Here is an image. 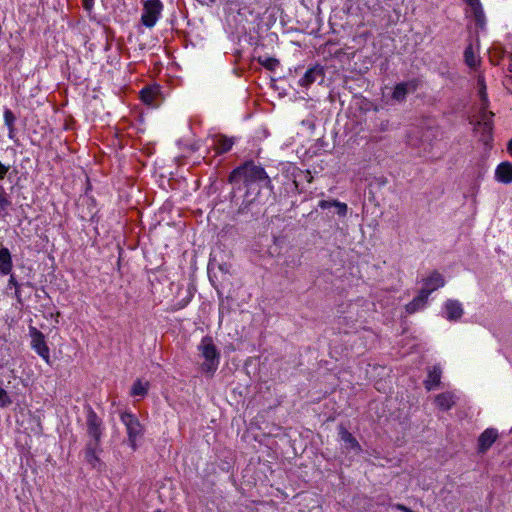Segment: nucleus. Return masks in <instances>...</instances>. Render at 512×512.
I'll use <instances>...</instances> for the list:
<instances>
[{
  "instance_id": "f257e3e1",
  "label": "nucleus",
  "mask_w": 512,
  "mask_h": 512,
  "mask_svg": "<svg viewBox=\"0 0 512 512\" xmlns=\"http://www.w3.org/2000/svg\"><path fill=\"white\" fill-rule=\"evenodd\" d=\"M241 179H243L246 186L263 180H267L268 183L271 182L264 168L256 165L253 161H246L243 165L235 168L228 177L231 184H235Z\"/></svg>"
},
{
  "instance_id": "f03ea898",
  "label": "nucleus",
  "mask_w": 512,
  "mask_h": 512,
  "mask_svg": "<svg viewBox=\"0 0 512 512\" xmlns=\"http://www.w3.org/2000/svg\"><path fill=\"white\" fill-rule=\"evenodd\" d=\"M493 117V112L488 111L486 107H481L478 114L470 120V124L474 126V132L479 135V140L485 145L493 140Z\"/></svg>"
},
{
  "instance_id": "7ed1b4c3",
  "label": "nucleus",
  "mask_w": 512,
  "mask_h": 512,
  "mask_svg": "<svg viewBox=\"0 0 512 512\" xmlns=\"http://www.w3.org/2000/svg\"><path fill=\"white\" fill-rule=\"evenodd\" d=\"M120 420L126 427L129 445L135 451L138 448L137 440L144 434V427L136 415L131 412L121 413Z\"/></svg>"
},
{
  "instance_id": "20e7f679",
  "label": "nucleus",
  "mask_w": 512,
  "mask_h": 512,
  "mask_svg": "<svg viewBox=\"0 0 512 512\" xmlns=\"http://www.w3.org/2000/svg\"><path fill=\"white\" fill-rule=\"evenodd\" d=\"M201 355L205 358L202 369L205 372H214L219 364V352L211 337H204L198 347Z\"/></svg>"
},
{
  "instance_id": "39448f33",
  "label": "nucleus",
  "mask_w": 512,
  "mask_h": 512,
  "mask_svg": "<svg viewBox=\"0 0 512 512\" xmlns=\"http://www.w3.org/2000/svg\"><path fill=\"white\" fill-rule=\"evenodd\" d=\"M163 11V4L160 0H146L143 3V13L141 23L152 28L157 23Z\"/></svg>"
},
{
  "instance_id": "423d86ee",
  "label": "nucleus",
  "mask_w": 512,
  "mask_h": 512,
  "mask_svg": "<svg viewBox=\"0 0 512 512\" xmlns=\"http://www.w3.org/2000/svg\"><path fill=\"white\" fill-rule=\"evenodd\" d=\"M102 453L101 442L88 441L85 447V460L94 470L101 472L105 469L104 462L100 459Z\"/></svg>"
},
{
  "instance_id": "0eeeda50",
  "label": "nucleus",
  "mask_w": 512,
  "mask_h": 512,
  "mask_svg": "<svg viewBox=\"0 0 512 512\" xmlns=\"http://www.w3.org/2000/svg\"><path fill=\"white\" fill-rule=\"evenodd\" d=\"M87 433L91 437L90 441L101 442L103 423L101 418L89 406L86 415Z\"/></svg>"
},
{
  "instance_id": "6e6552de",
  "label": "nucleus",
  "mask_w": 512,
  "mask_h": 512,
  "mask_svg": "<svg viewBox=\"0 0 512 512\" xmlns=\"http://www.w3.org/2000/svg\"><path fill=\"white\" fill-rule=\"evenodd\" d=\"M140 99L148 107L157 108L162 104L164 97L160 86L150 85L140 91Z\"/></svg>"
},
{
  "instance_id": "1a4fd4ad",
  "label": "nucleus",
  "mask_w": 512,
  "mask_h": 512,
  "mask_svg": "<svg viewBox=\"0 0 512 512\" xmlns=\"http://www.w3.org/2000/svg\"><path fill=\"white\" fill-rule=\"evenodd\" d=\"M421 81L417 78L396 84L392 93V99L397 102H404L408 93L415 92Z\"/></svg>"
},
{
  "instance_id": "9d476101",
  "label": "nucleus",
  "mask_w": 512,
  "mask_h": 512,
  "mask_svg": "<svg viewBox=\"0 0 512 512\" xmlns=\"http://www.w3.org/2000/svg\"><path fill=\"white\" fill-rule=\"evenodd\" d=\"M32 348L49 363V349L44 341V335L35 327L29 329Z\"/></svg>"
},
{
  "instance_id": "9b49d317",
  "label": "nucleus",
  "mask_w": 512,
  "mask_h": 512,
  "mask_svg": "<svg viewBox=\"0 0 512 512\" xmlns=\"http://www.w3.org/2000/svg\"><path fill=\"white\" fill-rule=\"evenodd\" d=\"M498 438V432L494 428H487L484 430L478 438V452L486 453L491 446L496 442Z\"/></svg>"
},
{
  "instance_id": "f8f14e48",
  "label": "nucleus",
  "mask_w": 512,
  "mask_h": 512,
  "mask_svg": "<svg viewBox=\"0 0 512 512\" xmlns=\"http://www.w3.org/2000/svg\"><path fill=\"white\" fill-rule=\"evenodd\" d=\"M444 284L445 280L443 276L439 272L434 271L430 276L424 279L421 291H423L427 295H430L433 291L437 290L440 287H443Z\"/></svg>"
},
{
  "instance_id": "ddd939ff",
  "label": "nucleus",
  "mask_w": 512,
  "mask_h": 512,
  "mask_svg": "<svg viewBox=\"0 0 512 512\" xmlns=\"http://www.w3.org/2000/svg\"><path fill=\"white\" fill-rule=\"evenodd\" d=\"M445 315L449 321H457L463 315L462 304L458 300H447L444 305Z\"/></svg>"
},
{
  "instance_id": "4468645a",
  "label": "nucleus",
  "mask_w": 512,
  "mask_h": 512,
  "mask_svg": "<svg viewBox=\"0 0 512 512\" xmlns=\"http://www.w3.org/2000/svg\"><path fill=\"white\" fill-rule=\"evenodd\" d=\"M339 436L341 441L344 442L346 449L353 450L356 452H359L361 450V446L357 439L345 427L340 426Z\"/></svg>"
},
{
  "instance_id": "2eb2a0df",
  "label": "nucleus",
  "mask_w": 512,
  "mask_h": 512,
  "mask_svg": "<svg viewBox=\"0 0 512 512\" xmlns=\"http://www.w3.org/2000/svg\"><path fill=\"white\" fill-rule=\"evenodd\" d=\"M233 144L232 138L220 135L214 138L212 147L217 155H221L230 151Z\"/></svg>"
},
{
  "instance_id": "dca6fc26",
  "label": "nucleus",
  "mask_w": 512,
  "mask_h": 512,
  "mask_svg": "<svg viewBox=\"0 0 512 512\" xmlns=\"http://www.w3.org/2000/svg\"><path fill=\"white\" fill-rule=\"evenodd\" d=\"M496 179L502 183L512 182V164L510 162H502L495 171Z\"/></svg>"
},
{
  "instance_id": "f3484780",
  "label": "nucleus",
  "mask_w": 512,
  "mask_h": 512,
  "mask_svg": "<svg viewBox=\"0 0 512 512\" xmlns=\"http://www.w3.org/2000/svg\"><path fill=\"white\" fill-rule=\"evenodd\" d=\"M428 297L429 295L420 290L419 295L416 296L410 303H408L405 306L406 312L408 314H413L419 311L420 309L424 308L427 303Z\"/></svg>"
},
{
  "instance_id": "a211bd4d",
  "label": "nucleus",
  "mask_w": 512,
  "mask_h": 512,
  "mask_svg": "<svg viewBox=\"0 0 512 512\" xmlns=\"http://www.w3.org/2000/svg\"><path fill=\"white\" fill-rule=\"evenodd\" d=\"M435 404L441 410H449L455 404V396L451 392L440 393L435 397Z\"/></svg>"
},
{
  "instance_id": "6ab92c4d",
  "label": "nucleus",
  "mask_w": 512,
  "mask_h": 512,
  "mask_svg": "<svg viewBox=\"0 0 512 512\" xmlns=\"http://www.w3.org/2000/svg\"><path fill=\"white\" fill-rule=\"evenodd\" d=\"M506 55L505 48L500 43H494L489 49V61L491 64L497 66L501 63Z\"/></svg>"
},
{
  "instance_id": "aec40b11",
  "label": "nucleus",
  "mask_w": 512,
  "mask_h": 512,
  "mask_svg": "<svg viewBox=\"0 0 512 512\" xmlns=\"http://www.w3.org/2000/svg\"><path fill=\"white\" fill-rule=\"evenodd\" d=\"M319 77H323L322 70L314 67L308 69L303 77L299 80V85L302 87H308L313 84Z\"/></svg>"
},
{
  "instance_id": "412c9836",
  "label": "nucleus",
  "mask_w": 512,
  "mask_h": 512,
  "mask_svg": "<svg viewBox=\"0 0 512 512\" xmlns=\"http://www.w3.org/2000/svg\"><path fill=\"white\" fill-rule=\"evenodd\" d=\"M441 374L442 371L437 366H434L431 370H429L427 379L424 382L427 390H432L439 386Z\"/></svg>"
},
{
  "instance_id": "4be33fe9",
  "label": "nucleus",
  "mask_w": 512,
  "mask_h": 512,
  "mask_svg": "<svg viewBox=\"0 0 512 512\" xmlns=\"http://www.w3.org/2000/svg\"><path fill=\"white\" fill-rule=\"evenodd\" d=\"M12 259L8 248L0 249V273L7 275L12 270Z\"/></svg>"
},
{
  "instance_id": "5701e85b",
  "label": "nucleus",
  "mask_w": 512,
  "mask_h": 512,
  "mask_svg": "<svg viewBox=\"0 0 512 512\" xmlns=\"http://www.w3.org/2000/svg\"><path fill=\"white\" fill-rule=\"evenodd\" d=\"M464 58H465V63L470 68H476L480 63V60H479L477 53L472 44H469L466 47V49L464 51Z\"/></svg>"
},
{
  "instance_id": "b1692460",
  "label": "nucleus",
  "mask_w": 512,
  "mask_h": 512,
  "mask_svg": "<svg viewBox=\"0 0 512 512\" xmlns=\"http://www.w3.org/2000/svg\"><path fill=\"white\" fill-rule=\"evenodd\" d=\"M148 388H149L148 382L136 380L132 385L130 395L133 397H137V396L144 397L148 392Z\"/></svg>"
},
{
  "instance_id": "393cba45",
  "label": "nucleus",
  "mask_w": 512,
  "mask_h": 512,
  "mask_svg": "<svg viewBox=\"0 0 512 512\" xmlns=\"http://www.w3.org/2000/svg\"><path fill=\"white\" fill-rule=\"evenodd\" d=\"M257 62L269 71H275L280 65L277 58L268 56L257 57Z\"/></svg>"
},
{
  "instance_id": "a878e982",
  "label": "nucleus",
  "mask_w": 512,
  "mask_h": 512,
  "mask_svg": "<svg viewBox=\"0 0 512 512\" xmlns=\"http://www.w3.org/2000/svg\"><path fill=\"white\" fill-rule=\"evenodd\" d=\"M4 121H5V124L7 125L8 129H9V137L12 138L13 137V132H14V123L16 121V117L14 115V113L10 110V109H5L4 110Z\"/></svg>"
},
{
  "instance_id": "bb28decb",
  "label": "nucleus",
  "mask_w": 512,
  "mask_h": 512,
  "mask_svg": "<svg viewBox=\"0 0 512 512\" xmlns=\"http://www.w3.org/2000/svg\"><path fill=\"white\" fill-rule=\"evenodd\" d=\"M479 95L482 101L481 107H488V98L486 93V85L483 77L478 78Z\"/></svg>"
},
{
  "instance_id": "cd10ccee",
  "label": "nucleus",
  "mask_w": 512,
  "mask_h": 512,
  "mask_svg": "<svg viewBox=\"0 0 512 512\" xmlns=\"http://www.w3.org/2000/svg\"><path fill=\"white\" fill-rule=\"evenodd\" d=\"M10 205L11 201L9 200L3 186L0 185V215L4 213Z\"/></svg>"
},
{
  "instance_id": "c85d7f7f",
  "label": "nucleus",
  "mask_w": 512,
  "mask_h": 512,
  "mask_svg": "<svg viewBox=\"0 0 512 512\" xmlns=\"http://www.w3.org/2000/svg\"><path fill=\"white\" fill-rule=\"evenodd\" d=\"M472 11H473V14H474V17H475V20L477 23H481L483 21V18H484V13H483V10H482V7H481V3H480V0H478V6H470Z\"/></svg>"
},
{
  "instance_id": "c756f323",
  "label": "nucleus",
  "mask_w": 512,
  "mask_h": 512,
  "mask_svg": "<svg viewBox=\"0 0 512 512\" xmlns=\"http://www.w3.org/2000/svg\"><path fill=\"white\" fill-rule=\"evenodd\" d=\"M12 403L8 393L3 388H0V408L8 407Z\"/></svg>"
},
{
  "instance_id": "7c9ffc66",
  "label": "nucleus",
  "mask_w": 512,
  "mask_h": 512,
  "mask_svg": "<svg viewBox=\"0 0 512 512\" xmlns=\"http://www.w3.org/2000/svg\"><path fill=\"white\" fill-rule=\"evenodd\" d=\"M333 205L337 207V213L341 216H345L347 213V205L345 203H341L337 200H333Z\"/></svg>"
},
{
  "instance_id": "2f4dec72",
  "label": "nucleus",
  "mask_w": 512,
  "mask_h": 512,
  "mask_svg": "<svg viewBox=\"0 0 512 512\" xmlns=\"http://www.w3.org/2000/svg\"><path fill=\"white\" fill-rule=\"evenodd\" d=\"M8 286L9 287H14L15 288L16 297H19V287L20 286H19L16 278L13 275L10 276V279H9V282H8Z\"/></svg>"
},
{
  "instance_id": "473e14b6",
  "label": "nucleus",
  "mask_w": 512,
  "mask_h": 512,
  "mask_svg": "<svg viewBox=\"0 0 512 512\" xmlns=\"http://www.w3.org/2000/svg\"><path fill=\"white\" fill-rule=\"evenodd\" d=\"M9 171V166L4 165L2 162H0V180L4 179L6 174Z\"/></svg>"
},
{
  "instance_id": "72a5a7b5",
  "label": "nucleus",
  "mask_w": 512,
  "mask_h": 512,
  "mask_svg": "<svg viewBox=\"0 0 512 512\" xmlns=\"http://www.w3.org/2000/svg\"><path fill=\"white\" fill-rule=\"evenodd\" d=\"M94 0H82V5L84 9L90 12L93 8Z\"/></svg>"
},
{
  "instance_id": "f704fd0d",
  "label": "nucleus",
  "mask_w": 512,
  "mask_h": 512,
  "mask_svg": "<svg viewBox=\"0 0 512 512\" xmlns=\"http://www.w3.org/2000/svg\"><path fill=\"white\" fill-rule=\"evenodd\" d=\"M334 206L333 205V201H329V200H321L319 202V207L322 208V209H328L330 207Z\"/></svg>"
},
{
  "instance_id": "c9c22d12",
  "label": "nucleus",
  "mask_w": 512,
  "mask_h": 512,
  "mask_svg": "<svg viewBox=\"0 0 512 512\" xmlns=\"http://www.w3.org/2000/svg\"><path fill=\"white\" fill-rule=\"evenodd\" d=\"M393 507L396 508L397 510H400L403 512H408L410 510V508H408L405 505L400 504V503L395 504Z\"/></svg>"
},
{
  "instance_id": "e433bc0d",
  "label": "nucleus",
  "mask_w": 512,
  "mask_h": 512,
  "mask_svg": "<svg viewBox=\"0 0 512 512\" xmlns=\"http://www.w3.org/2000/svg\"><path fill=\"white\" fill-rule=\"evenodd\" d=\"M469 6H478V0H465Z\"/></svg>"
},
{
  "instance_id": "4c0bfd02",
  "label": "nucleus",
  "mask_w": 512,
  "mask_h": 512,
  "mask_svg": "<svg viewBox=\"0 0 512 512\" xmlns=\"http://www.w3.org/2000/svg\"><path fill=\"white\" fill-rule=\"evenodd\" d=\"M507 150L509 154L512 156V139L508 142Z\"/></svg>"
},
{
  "instance_id": "58836bf2",
  "label": "nucleus",
  "mask_w": 512,
  "mask_h": 512,
  "mask_svg": "<svg viewBox=\"0 0 512 512\" xmlns=\"http://www.w3.org/2000/svg\"><path fill=\"white\" fill-rule=\"evenodd\" d=\"M509 59H510V63H509L508 70H509V72L512 73V54L509 55Z\"/></svg>"
},
{
  "instance_id": "ea45409f",
  "label": "nucleus",
  "mask_w": 512,
  "mask_h": 512,
  "mask_svg": "<svg viewBox=\"0 0 512 512\" xmlns=\"http://www.w3.org/2000/svg\"><path fill=\"white\" fill-rule=\"evenodd\" d=\"M306 178H307L308 182H311L312 176H311L310 172H308V171L306 172Z\"/></svg>"
},
{
  "instance_id": "a19ab883",
  "label": "nucleus",
  "mask_w": 512,
  "mask_h": 512,
  "mask_svg": "<svg viewBox=\"0 0 512 512\" xmlns=\"http://www.w3.org/2000/svg\"><path fill=\"white\" fill-rule=\"evenodd\" d=\"M65 127H66V130L70 129L69 121H68V119H67V118H66V124H65Z\"/></svg>"
},
{
  "instance_id": "79ce46f5",
  "label": "nucleus",
  "mask_w": 512,
  "mask_h": 512,
  "mask_svg": "<svg viewBox=\"0 0 512 512\" xmlns=\"http://www.w3.org/2000/svg\"><path fill=\"white\" fill-rule=\"evenodd\" d=\"M293 183H294L295 189H298V183H297V181H296V180H294V181H293Z\"/></svg>"
},
{
  "instance_id": "37998d69",
  "label": "nucleus",
  "mask_w": 512,
  "mask_h": 512,
  "mask_svg": "<svg viewBox=\"0 0 512 512\" xmlns=\"http://www.w3.org/2000/svg\"><path fill=\"white\" fill-rule=\"evenodd\" d=\"M155 512H161L160 510H156Z\"/></svg>"
}]
</instances>
